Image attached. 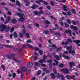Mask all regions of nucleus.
<instances>
[{
    "mask_svg": "<svg viewBox=\"0 0 80 80\" xmlns=\"http://www.w3.org/2000/svg\"><path fill=\"white\" fill-rule=\"evenodd\" d=\"M14 30V28H11V32H13Z\"/></svg>",
    "mask_w": 80,
    "mask_h": 80,
    "instance_id": "60",
    "label": "nucleus"
},
{
    "mask_svg": "<svg viewBox=\"0 0 80 80\" xmlns=\"http://www.w3.org/2000/svg\"><path fill=\"white\" fill-rule=\"evenodd\" d=\"M31 42V40L29 39V40H28L26 42H27V43H30V42Z\"/></svg>",
    "mask_w": 80,
    "mask_h": 80,
    "instance_id": "44",
    "label": "nucleus"
},
{
    "mask_svg": "<svg viewBox=\"0 0 80 80\" xmlns=\"http://www.w3.org/2000/svg\"><path fill=\"white\" fill-rule=\"evenodd\" d=\"M66 32L67 33H69L70 35H71L72 31L70 30H66Z\"/></svg>",
    "mask_w": 80,
    "mask_h": 80,
    "instance_id": "14",
    "label": "nucleus"
},
{
    "mask_svg": "<svg viewBox=\"0 0 80 80\" xmlns=\"http://www.w3.org/2000/svg\"><path fill=\"white\" fill-rule=\"evenodd\" d=\"M72 12H73V13H74V14H75V13H76V12H75V10L72 9Z\"/></svg>",
    "mask_w": 80,
    "mask_h": 80,
    "instance_id": "50",
    "label": "nucleus"
},
{
    "mask_svg": "<svg viewBox=\"0 0 80 80\" xmlns=\"http://www.w3.org/2000/svg\"><path fill=\"white\" fill-rule=\"evenodd\" d=\"M65 27H69L68 24H67V23H65Z\"/></svg>",
    "mask_w": 80,
    "mask_h": 80,
    "instance_id": "46",
    "label": "nucleus"
},
{
    "mask_svg": "<svg viewBox=\"0 0 80 80\" xmlns=\"http://www.w3.org/2000/svg\"><path fill=\"white\" fill-rule=\"evenodd\" d=\"M1 20L2 22H4V18H3V17H1Z\"/></svg>",
    "mask_w": 80,
    "mask_h": 80,
    "instance_id": "55",
    "label": "nucleus"
},
{
    "mask_svg": "<svg viewBox=\"0 0 80 80\" xmlns=\"http://www.w3.org/2000/svg\"><path fill=\"white\" fill-rule=\"evenodd\" d=\"M66 2V0H62V1H60V2H63V3H65Z\"/></svg>",
    "mask_w": 80,
    "mask_h": 80,
    "instance_id": "56",
    "label": "nucleus"
},
{
    "mask_svg": "<svg viewBox=\"0 0 80 80\" xmlns=\"http://www.w3.org/2000/svg\"><path fill=\"white\" fill-rule=\"evenodd\" d=\"M27 65L28 68H31V67L33 66V63L30 62Z\"/></svg>",
    "mask_w": 80,
    "mask_h": 80,
    "instance_id": "11",
    "label": "nucleus"
},
{
    "mask_svg": "<svg viewBox=\"0 0 80 80\" xmlns=\"http://www.w3.org/2000/svg\"><path fill=\"white\" fill-rule=\"evenodd\" d=\"M63 67V65L62 63H61L59 65V67Z\"/></svg>",
    "mask_w": 80,
    "mask_h": 80,
    "instance_id": "45",
    "label": "nucleus"
},
{
    "mask_svg": "<svg viewBox=\"0 0 80 80\" xmlns=\"http://www.w3.org/2000/svg\"><path fill=\"white\" fill-rule=\"evenodd\" d=\"M52 61L51 60H49L48 61V63H50L49 65L50 67H51V66H52Z\"/></svg>",
    "mask_w": 80,
    "mask_h": 80,
    "instance_id": "19",
    "label": "nucleus"
},
{
    "mask_svg": "<svg viewBox=\"0 0 80 80\" xmlns=\"http://www.w3.org/2000/svg\"><path fill=\"white\" fill-rule=\"evenodd\" d=\"M61 72H63V73H68V74H69V71L68 68H66L65 69H60Z\"/></svg>",
    "mask_w": 80,
    "mask_h": 80,
    "instance_id": "4",
    "label": "nucleus"
},
{
    "mask_svg": "<svg viewBox=\"0 0 80 80\" xmlns=\"http://www.w3.org/2000/svg\"><path fill=\"white\" fill-rule=\"evenodd\" d=\"M5 47H7L8 48H12V47L11 46L9 45H5Z\"/></svg>",
    "mask_w": 80,
    "mask_h": 80,
    "instance_id": "33",
    "label": "nucleus"
},
{
    "mask_svg": "<svg viewBox=\"0 0 80 80\" xmlns=\"http://www.w3.org/2000/svg\"><path fill=\"white\" fill-rule=\"evenodd\" d=\"M62 57H64L66 59H67V60H69L70 59V58L68 57V56H66L65 54H63L62 56Z\"/></svg>",
    "mask_w": 80,
    "mask_h": 80,
    "instance_id": "12",
    "label": "nucleus"
},
{
    "mask_svg": "<svg viewBox=\"0 0 80 80\" xmlns=\"http://www.w3.org/2000/svg\"><path fill=\"white\" fill-rule=\"evenodd\" d=\"M45 23H46V24H50V22H49L48 21H45Z\"/></svg>",
    "mask_w": 80,
    "mask_h": 80,
    "instance_id": "35",
    "label": "nucleus"
},
{
    "mask_svg": "<svg viewBox=\"0 0 80 80\" xmlns=\"http://www.w3.org/2000/svg\"><path fill=\"white\" fill-rule=\"evenodd\" d=\"M28 48H30L31 49H32V48H33V46H31L30 45V44H28Z\"/></svg>",
    "mask_w": 80,
    "mask_h": 80,
    "instance_id": "26",
    "label": "nucleus"
},
{
    "mask_svg": "<svg viewBox=\"0 0 80 80\" xmlns=\"http://www.w3.org/2000/svg\"><path fill=\"white\" fill-rule=\"evenodd\" d=\"M26 33V31H25V30L24 29H23V30L22 31V33L23 34H25Z\"/></svg>",
    "mask_w": 80,
    "mask_h": 80,
    "instance_id": "48",
    "label": "nucleus"
},
{
    "mask_svg": "<svg viewBox=\"0 0 80 80\" xmlns=\"http://www.w3.org/2000/svg\"><path fill=\"white\" fill-rule=\"evenodd\" d=\"M47 70V68H43V72H45Z\"/></svg>",
    "mask_w": 80,
    "mask_h": 80,
    "instance_id": "61",
    "label": "nucleus"
},
{
    "mask_svg": "<svg viewBox=\"0 0 80 80\" xmlns=\"http://www.w3.org/2000/svg\"><path fill=\"white\" fill-rule=\"evenodd\" d=\"M24 1L26 3V6H28L30 4V2H28V0H24Z\"/></svg>",
    "mask_w": 80,
    "mask_h": 80,
    "instance_id": "9",
    "label": "nucleus"
},
{
    "mask_svg": "<svg viewBox=\"0 0 80 80\" xmlns=\"http://www.w3.org/2000/svg\"><path fill=\"white\" fill-rule=\"evenodd\" d=\"M74 77H75V76L74 75H73L71 77H70L69 75H68L66 76V78H68V79H69L70 78H71V79H73Z\"/></svg>",
    "mask_w": 80,
    "mask_h": 80,
    "instance_id": "8",
    "label": "nucleus"
},
{
    "mask_svg": "<svg viewBox=\"0 0 80 80\" xmlns=\"http://www.w3.org/2000/svg\"><path fill=\"white\" fill-rule=\"evenodd\" d=\"M67 22L68 23H69V24H70V23H71V21L69 19L67 20Z\"/></svg>",
    "mask_w": 80,
    "mask_h": 80,
    "instance_id": "41",
    "label": "nucleus"
},
{
    "mask_svg": "<svg viewBox=\"0 0 80 80\" xmlns=\"http://www.w3.org/2000/svg\"><path fill=\"white\" fill-rule=\"evenodd\" d=\"M7 18L8 20V21H10V19L11 18V17H10V16H8Z\"/></svg>",
    "mask_w": 80,
    "mask_h": 80,
    "instance_id": "30",
    "label": "nucleus"
},
{
    "mask_svg": "<svg viewBox=\"0 0 80 80\" xmlns=\"http://www.w3.org/2000/svg\"><path fill=\"white\" fill-rule=\"evenodd\" d=\"M9 21H8V20H7V21H6L4 22V23L5 24H6V23H8L9 22Z\"/></svg>",
    "mask_w": 80,
    "mask_h": 80,
    "instance_id": "47",
    "label": "nucleus"
},
{
    "mask_svg": "<svg viewBox=\"0 0 80 80\" xmlns=\"http://www.w3.org/2000/svg\"><path fill=\"white\" fill-rule=\"evenodd\" d=\"M53 72L56 74L57 73V70L55 69V68H54L53 69Z\"/></svg>",
    "mask_w": 80,
    "mask_h": 80,
    "instance_id": "34",
    "label": "nucleus"
},
{
    "mask_svg": "<svg viewBox=\"0 0 80 80\" xmlns=\"http://www.w3.org/2000/svg\"><path fill=\"white\" fill-rule=\"evenodd\" d=\"M68 41L69 42H70V43H72V40L70 39H68Z\"/></svg>",
    "mask_w": 80,
    "mask_h": 80,
    "instance_id": "54",
    "label": "nucleus"
},
{
    "mask_svg": "<svg viewBox=\"0 0 80 80\" xmlns=\"http://www.w3.org/2000/svg\"><path fill=\"white\" fill-rule=\"evenodd\" d=\"M59 57H59L57 55H54V57L57 59V60H58L59 58H61V57H62V54H60Z\"/></svg>",
    "mask_w": 80,
    "mask_h": 80,
    "instance_id": "10",
    "label": "nucleus"
},
{
    "mask_svg": "<svg viewBox=\"0 0 80 80\" xmlns=\"http://www.w3.org/2000/svg\"><path fill=\"white\" fill-rule=\"evenodd\" d=\"M72 23L74 25H76V22H75V21H72Z\"/></svg>",
    "mask_w": 80,
    "mask_h": 80,
    "instance_id": "53",
    "label": "nucleus"
},
{
    "mask_svg": "<svg viewBox=\"0 0 80 80\" xmlns=\"http://www.w3.org/2000/svg\"><path fill=\"white\" fill-rule=\"evenodd\" d=\"M34 14L36 15H39V12H37V11H34Z\"/></svg>",
    "mask_w": 80,
    "mask_h": 80,
    "instance_id": "28",
    "label": "nucleus"
},
{
    "mask_svg": "<svg viewBox=\"0 0 80 80\" xmlns=\"http://www.w3.org/2000/svg\"><path fill=\"white\" fill-rule=\"evenodd\" d=\"M50 75L52 78H55V74H54V73H52Z\"/></svg>",
    "mask_w": 80,
    "mask_h": 80,
    "instance_id": "17",
    "label": "nucleus"
},
{
    "mask_svg": "<svg viewBox=\"0 0 80 80\" xmlns=\"http://www.w3.org/2000/svg\"><path fill=\"white\" fill-rule=\"evenodd\" d=\"M34 49L35 51H38L39 49L38 48L35 47L34 48Z\"/></svg>",
    "mask_w": 80,
    "mask_h": 80,
    "instance_id": "38",
    "label": "nucleus"
},
{
    "mask_svg": "<svg viewBox=\"0 0 80 80\" xmlns=\"http://www.w3.org/2000/svg\"><path fill=\"white\" fill-rule=\"evenodd\" d=\"M2 68L3 69V70H5V66L4 65H2Z\"/></svg>",
    "mask_w": 80,
    "mask_h": 80,
    "instance_id": "43",
    "label": "nucleus"
},
{
    "mask_svg": "<svg viewBox=\"0 0 80 80\" xmlns=\"http://www.w3.org/2000/svg\"><path fill=\"white\" fill-rule=\"evenodd\" d=\"M7 57L8 58H9V59H12V57L10 56H7Z\"/></svg>",
    "mask_w": 80,
    "mask_h": 80,
    "instance_id": "58",
    "label": "nucleus"
},
{
    "mask_svg": "<svg viewBox=\"0 0 80 80\" xmlns=\"http://www.w3.org/2000/svg\"><path fill=\"white\" fill-rule=\"evenodd\" d=\"M6 28V32H8L10 29V27H7V26L3 24L0 25V29L1 32H3Z\"/></svg>",
    "mask_w": 80,
    "mask_h": 80,
    "instance_id": "1",
    "label": "nucleus"
},
{
    "mask_svg": "<svg viewBox=\"0 0 80 80\" xmlns=\"http://www.w3.org/2000/svg\"><path fill=\"white\" fill-rule=\"evenodd\" d=\"M49 32L48 31H44L43 32L44 33V34H47V33H48Z\"/></svg>",
    "mask_w": 80,
    "mask_h": 80,
    "instance_id": "32",
    "label": "nucleus"
},
{
    "mask_svg": "<svg viewBox=\"0 0 80 80\" xmlns=\"http://www.w3.org/2000/svg\"><path fill=\"white\" fill-rule=\"evenodd\" d=\"M52 48H54L55 49H57V51L58 52V51H59V50H60L62 49V48H58V49H57V48L56 47V46L55 45H53L52 46Z\"/></svg>",
    "mask_w": 80,
    "mask_h": 80,
    "instance_id": "7",
    "label": "nucleus"
},
{
    "mask_svg": "<svg viewBox=\"0 0 80 80\" xmlns=\"http://www.w3.org/2000/svg\"><path fill=\"white\" fill-rule=\"evenodd\" d=\"M63 10H64V11H66V12L68 11V10H67V7L66 6L64 5L63 6Z\"/></svg>",
    "mask_w": 80,
    "mask_h": 80,
    "instance_id": "15",
    "label": "nucleus"
},
{
    "mask_svg": "<svg viewBox=\"0 0 80 80\" xmlns=\"http://www.w3.org/2000/svg\"><path fill=\"white\" fill-rule=\"evenodd\" d=\"M67 50H69V53L72 54V55H74L75 54V50H72V46H70L69 47H65Z\"/></svg>",
    "mask_w": 80,
    "mask_h": 80,
    "instance_id": "2",
    "label": "nucleus"
},
{
    "mask_svg": "<svg viewBox=\"0 0 80 80\" xmlns=\"http://www.w3.org/2000/svg\"><path fill=\"white\" fill-rule=\"evenodd\" d=\"M14 37L15 38L17 37V34L16 32H14Z\"/></svg>",
    "mask_w": 80,
    "mask_h": 80,
    "instance_id": "25",
    "label": "nucleus"
},
{
    "mask_svg": "<svg viewBox=\"0 0 80 80\" xmlns=\"http://www.w3.org/2000/svg\"><path fill=\"white\" fill-rule=\"evenodd\" d=\"M73 42L74 43H80V40H74L73 41Z\"/></svg>",
    "mask_w": 80,
    "mask_h": 80,
    "instance_id": "22",
    "label": "nucleus"
},
{
    "mask_svg": "<svg viewBox=\"0 0 80 80\" xmlns=\"http://www.w3.org/2000/svg\"><path fill=\"white\" fill-rule=\"evenodd\" d=\"M51 5H52V6H53V5H55V4H54V2H53V1H51Z\"/></svg>",
    "mask_w": 80,
    "mask_h": 80,
    "instance_id": "31",
    "label": "nucleus"
},
{
    "mask_svg": "<svg viewBox=\"0 0 80 80\" xmlns=\"http://www.w3.org/2000/svg\"><path fill=\"white\" fill-rule=\"evenodd\" d=\"M54 62H55L56 63V65H58V61H57L56 60H54Z\"/></svg>",
    "mask_w": 80,
    "mask_h": 80,
    "instance_id": "36",
    "label": "nucleus"
},
{
    "mask_svg": "<svg viewBox=\"0 0 80 80\" xmlns=\"http://www.w3.org/2000/svg\"><path fill=\"white\" fill-rule=\"evenodd\" d=\"M41 73V71H38L37 72L38 75H39Z\"/></svg>",
    "mask_w": 80,
    "mask_h": 80,
    "instance_id": "39",
    "label": "nucleus"
},
{
    "mask_svg": "<svg viewBox=\"0 0 80 80\" xmlns=\"http://www.w3.org/2000/svg\"><path fill=\"white\" fill-rule=\"evenodd\" d=\"M16 4H17V5H18L19 7H20V6H21V5H20V2H19V1H17Z\"/></svg>",
    "mask_w": 80,
    "mask_h": 80,
    "instance_id": "24",
    "label": "nucleus"
},
{
    "mask_svg": "<svg viewBox=\"0 0 80 80\" xmlns=\"http://www.w3.org/2000/svg\"><path fill=\"white\" fill-rule=\"evenodd\" d=\"M63 52L66 54H68V53L67 51H63Z\"/></svg>",
    "mask_w": 80,
    "mask_h": 80,
    "instance_id": "64",
    "label": "nucleus"
},
{
    "mask_svg": "<svg viewBox=\"0 0 80 80\" xmlns=\"http://www.w3.org/2000/svg\"><path fill=\"white\" fill-rule=\"evenodd\" d=\"M8 15H12V13L11 12L9 11H8Z\"/></svg>",
    "mask_w": 80,
    "mask_h": 80,
    "instance_id": "40",
    "label": "nucleus"
},
{
    "mask_svg": "<svg viewBox=\"0 0 80 80\" xmlns=\"http://www.w3.org/2000/svg\"><path fill=\"white\" fill-rule=\"evenodd\" d=\"M34 65L35 66L38 67V66L40 64L38 62H36L34 63Z\"/></svg>",
    "mask_w": 80,
    "mask_h": 80,
    "instance_id": "18",
    "label": "nucleus"
},
{
    "mask_svg": "<svg viewBox=\"0 0 80 80\" xmlns=\"http://www.w3.org/2000/svg\"><path fill=\"white\" fill-rule=\"evenodd\" d=\"M11 56H12V57H13L15 56V54L14 53H12L11 54Z\"/></svg>",
    "mask_w": 80,
    "mask_h": 80,
    "instance_id": "63",
    "label": "nucleus"
},
{
    "mask_svg": "<svg viewBox=\"0 0 80 80\" xmlns=\"http://www.w3.org/2000/svg\"><path fill=\"white\" fill-rule=\"evenodd\" d=\"M21 70L23 72H25L27 70V68L25 67H22L21 68Z\"/></svg>",
    "mask_w": 80,
    "mask_h": 80,
    "instance_id": "21",
    "label": "nucleus"
},
{
    "mask_svg": "<svg viewBox=\"0 0 80 80\" xmlns=\"http://www.w3.org/2000/svg\"><path fill=\"white\" fill-rule=\"evenodd\" d=\"M71 28H73L74 30V32H77L78 31V28L77 27L75 26H74L73 25H71L70 27Z\"/></svg>",
    "mask_w": 80,
    "mask_h": 80,
    "instance_id": "6",
    "label": "nucleus"
},
{
    "mask_svg": "<svg viewBox=\"0 0 80 80\" xmlns=\"http://www.w3.org/2000/svg\"><path fill=\"white\" fill-rule=\"evenodd\" d=\"M68 15H71V12H70V11H68Z\"/></svg>",
    "mask_w": 80,
    "mask_h": 80,
    "instance_id": "49",
    "label": "nucleus"
},
{
    "mask_svg": "<svg viewBox=\"0 0 80 80\" xmlns=\"http://www.w3.org/2000/svg\"><path fill=\"white\" fill-rule=\"evenodd\" d=\"M47 58V56H44L43 58V59H41L39 61V62L40 63H43V62H46V60H45V58Z\"/></svg>",
    "mask_w": 80,
    "mask_h": 80,
    "instance_id": "5",
    "label": "nucleus"
},
{
    "mask_svg": "<svg viewBox=\"0 0 80 80\" xmlns=\"http://www.w3.org/2000/svg\"><path fill=\"white\" fill-rule=\"evenodd\" d=\"M39 52L40 53V55H42L43 54V51L42 50H40L39 51Z\"/></svg>",
    "mask_w": 80,
    "mask_h": 80,
    "instance_id": "27",
    "label": "nucleus"
},
{
    "mask_svg": "<svg viewBox=\"0 0 80 80\" xmlns=\"http://www.w3.org/2000/svg\"><path fill=\"white\" fill-rule=\"evenodd\" d=\"M43 1V0H39V1H36V2L37 3V4H38V5H40V2H42Z\"/></svg>",
    "mask_w": 80,
    "mask_h": 80,
    "instance_id": "16",
    "label": "nucleus"
},
{
    "mask_svg": "<svg viewBox=\"0 0 80 80\" xmlns=\"http://www.w3.org/2000/svg\"><path fill=\"white\" fill-rule=\"evenodd\" d=\"M38 59V57L35 56L34 58V60H37Z\"/></svg>",
    "mask_w": 80,
    "mask_h": 80,
    "instance_id": "51",
    "label": "nucleus"
},
{
    "mask_svg": "<svg viewBox=\"0 0 80 80\" xmlns=\"http://www.w3.org/2000/svg\"><path fill=\"white\" fill-rule=\"evenodd\" d=\"M20 36L21 38H22L23 37V34H22V33H20Z\"/></svg>",
    "mask_w": 80,
    "mask_h": 80,
    "instance_id": "52",
    "label": "nucleus"
},
{
    "mask_svg": "<svg viewBox=\"0 0 80 80\" xmlns=\"http://www.w3.org/2000/svg\"><path fill=\"white\" fill-rule=\"evenodd\" d=\"M16 76V74L15 73H12V77L13 78H14Z\"/></svg>",
    "mask_w": 80,
    "mask_h": 80,
    "instance_id": "42",
    "label": "nucleus"
},
{
    "mask_svg": "<svg viewBox=\"0 0 80 80\" xmlns=\"http://www.w3.org/2000/svg\"><path fill=\"white\" fill-rule=\"evenodd\" d=\"M17 15H18V16H19V17H20V18L19 19V21H20L22 22H23V21L24 20L25 18H23V14L22 13L20 14L19 13H17Z\"/></svg>",
    "mask_w": 80,
    "mask_h": 80,
    "instance_id": "3",
    "label": "nucleus"
},
{
    "mask_svg": "<svg viewBox=\"0 0 80 80\" xmlns=\"http://www.w3.org/2000/svg\"><path fill=\"white\" fill-rule=\"evenodd\" d=\"M60 77L61 78H62V80H65V79H64V77L62 75H60Z\"/></svg>",
    "mask_w": 80,
    "mask_h": 80,
    "instance_id": "29",
    "label": "nucleus"
},
{
    "mask_svg": "<svg viewBox=\"0 0 80 80\" xmlns=\"http://www.w3.org/2000/svg\"><path fill=\"white\" fill-rule=\"evenodd\" d=\"M57 77L58 78H60V73H58L57 74Z\"/></svg>",
    "mask_w": 80,
    "mask_h": 80,
    "instance_id": "57",
    "label": "nucleus"
},
{
    "mask_svg": "<svg viewBox=\"0 0 80 80\" xmlns=\"http://www.w3.org/2000/svg\"><path fill=\"white\" fill-rule=\"evenodd\" d=\"M11 22L13 23H15V22H17V21L15 19H14L11 20Z\"/></svg>",
    "mask_w": 80,
    "mask_h": 80,
    "instance_id": "23",
    "label": "nucleus"
},
{
    "mask_svg": "<svg viewBox=\"0 0 80 80\" xmlns=\"http://www.w3.org/2000/svg\"><path fill=\"white\" fill-rule=\"evenodd\" d=\"M69 64L70 65V67H72V66H75V64L73 62H69Z\"/></svg>",
    "mask_w": 80,
    "mask_h": 80,
    "instance_id": "13",
    "label": "nucleus"
},
{
    "mask_svg": "<svg viewBox=\"0 0 80 80\" xmlns=\"http://www.w3.org/2000/svg\"><path fill=\"white\" fill-rule=\"evenodd\" d=\"M75 75H76V76H78L79 75V74L77 72H75Z\"/></svg>",
    "mask_w": 80,
    "mask_h": 80,
    "instance_id": "59",
    "label": "nucleus"
},
{
    "mask_svg": "<svg viewBox=\"0 0 80 80\" xmlns=\"http://www.w3.org/2000/svg\"><path fill=\"white\" fill-rule=\"evenodd\" d=\"M47 8H48V10H50V8H51L50 7L48 6H47Z\"/></svg>",
    "mask_w": 80,
    "mask_h": 80,
    "instance_id": "62",
    "label": "nucleus"
},
{
    "mask_svg": "<svg viewBox=\"0 0 80 80\" xmlns=\"http://www.w3.org/2000/svg\"><path fill=\"white\" fill-rule=\"evenodd\" d=\"M35 7H37V8L38 7V6L37 5H34V6H32L31 8H32L33 10H34V9H35Z\"/></svg>",
    "mask_w": 80,
    "mask_h": 80,
    "instance_id": "20",
    "label": "nucleus"
},
{
    "mask_svg": "<svg viewBox=\"0 0 80 80\" xmlns=\"http://www.w3.org/2000/svg\"><path fill=\"white\" fill-rule=\"evenodd\" d=\"M39 15H41V14H42V13H43V12L41 10L39 12Z\"/></svg>",
    "mask_w": 80,
    "mask_h": 80,
    "instance_id": "37",
    "label": "nucleus"
}]
</instances>
